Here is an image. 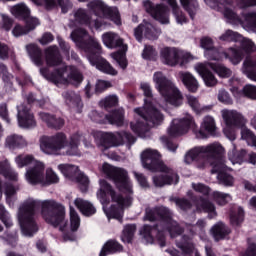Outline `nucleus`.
<instances>
[{
	"label": "nucleus",
	"mask_w": 256,
	"mask_h": 256,
	"mask_svg": "<svg viewBox=\"0 0 256 256\" xmlns=\"http://www.w3.org/2000/svg\"><path fill=\"white\" fill-rule=\"evenodd\" d=\"M2 21L0 23V27L4 29V31H11V27H13V19L5 14H1Z\"/></svg>",
	"instance_id": "obj_64"
},
{
	"label": "nucleus",
	"mask_w": 256,
	"mask_h": 256,
	"mask_svg": "<svg viewBox=\"0 0 256 256\" xmlns=\"http://www.w3.org/2000/svg\"><path fill=\"white\" fill-rule=\"evenodd\" d=\"M15 163L19 169L31 165V168L26 171V181L30 185H35L36 183H43V169H45V164L35 159L33 155L20 154L16 156Z\"/></svg>",
	"instance_id": "obj_12"
},
{
	"label": "nucleus",
	"mask_w": 256,
	"mask_h": 256,
	"mask_svg": "<svg viewBox=\"0 0 256 256\" xmlns=\"http://www.w3.org/2000/svg\"><path fill=\"white\" fill-rule=\"evenodd\" d=\"M26 49L33 63H35L37 67H41V65H43V54H41V49L35 44H29L26 46Z\"/></svg>",
	"instance_id": "obj_38"
},
{
	"label": "nucleus",
	"mask_w": 256,
	"mask_h": 256,
	"mask_svg": "<svg viewBox=\"0 0 256 256\" xmlns=\"http://www.w3.org/2000/svg\"><path fill=\"white\" fill-rule=\"evenodd\" d=\"M63 97L65 103L75 109L78 113H81V109H83V102L81 101V96L75 92H64Z\"/></svg>",
	"instance_id": "obj_29"
},
{
	"label": "nucleus",
	"mask_w": 256,
	"mask_h": 256,
	"mask_svg": "<svg viewBox=\"0 0 256 256\" xmlns=\"http://www.w3.org/2000/svg\"><path fill=\"white\" fill-rule=\"evenodd\" d=\"M81 141H83L87 149L91 147V140H89V138L83 136V134L75 133L72 136H70L69 146L66 150V155H69V156L81 155V152L79 151V143H81Z\"/></svg>",
	"instance_id": "obj_23"
},
{
	"label": "nucleus",
	"mask_w": 256,
	"mask_h": 256,
	"mask_svg": "<svg viewBox=\"0 0 256 256\" xmlns=\"http://www.w3.org/2000/svg\"><path fill=\"white\" fill-rule=\"evenodd\" d=\"M160 58L168 67H183L195 59L191 53L176 47H164L160 51Z\"/></svg>",
	"instance_id": "obj_14"
},
{
	"label": "nucleus",
	"mask_w": 256,
	"mask_h": 256,
	"mask_svg": "<svg viewBox=\"0 0 256 256\" xmlns=\"http://www.w3.org/2000/svg\"><path fill=\"white\" fill-rule=\"evenodd\" d=\"M74 205L79 209L82 215H85V217H91V215H95V213H97V209H95L93 204L87 200L77 198L74 201Z\"/></svg>",
	"instance_id": "obj_31"
},
{
	"label": "nucleus",
	"mask_w": 256,
	"mask_h": 256,
	"mask_svg": "<svg viewBox=\"0 0 256 256\" xmlns=\"http://www.w3.org/2000/svg\"><path fill=\"white\" fill-rule=\"evenodd\" d=\"M210 63H198L194 66L195 71L202 77L206 87H215L219 81L213 72L209 71Z\"/></svg>",
	"instance_id": "obj_24"
},
{
	"label": "nucleus",
	"mask_w": 256,
	"mask_h": 256,
	"mask_svg": "<svg viewBox=\"0 0 256 256\" xmlns=\"http://www.w3.org/2000/svg\"><path fill=\"white\" fill-rule=\"evenodd\" d=\"M212 197L215 203H217V205H220L222 207L223 205H227V203L231 202L233 199L229 194L219 192V191H214L212 193Z\"/></svg>",
	"instance_id": "obj_52"
},
{
	"label": "nucleus",
	"mask_w": 256,
	"mask_h": 256,
	"mask_svg": "<svg viewBox=\"0 0 256 256\" xmlns=\"http://www.w3.org/2000/svg\"><path fill=\"white\" fill-rule=\"evenodd\" d=\"M46 65L56 68L52 73H49V68H41V75L58 87L60 85H80L83 81V75L77 68L63 63L59 49L56 46H51L46 50Z\"/></svg>",
	"instance_id": "obj_4"
},
{
	"label": "nucleus",
	"mask_w": 256,
	"mask_h": 256,
	"mask_svg": "<svg viewBox=\"0 0 256 256\" xmlns=\"http://www.w3.org/2000/svg\"><path fill=\"white\" fill-rule=\"evenodd\" d=\"M119 103V97L117 95H109L100 101V105L105 107V109H110V107H116Z\"/></svg>",
	"instance_id": "obj_56"
},
{
	"label": "nucleus",
	"mask_w": 256,
	"mask_h": 256,
	"mask_svg": "<svg viewBox=\"0 0 256 256\" xmlns=\"http://www.w3.org/2000/svg\"><path fill=\"white\" fill-rule=\"evenodd\" d=\"M146 37V39H150V41H155V39H159V35H161V30L154 27L153 24L149 22H143L134 30V36L137 41L141 42V39Z\"/></svg>",
	"instance_id": "obj_21"
},
{
	"label": "nucleus",
	"mask_w": 256,
	"mask_h": 256,
	"mask_svg": "<svg viewBox=\"0 0 256 256\" xmlns=\"http://www.w3.org/2000/svg\"><path fill=\"white\" fill-rule=\"evenodd\" d=\"M243 208L236 207L234 210L231 211L230 214V223L237 227L238 225H241L243 223V217H244Z\"/></svg>",
	"instance_id": "obj_50"
},
{
	"label": "nucleus",
	"mask_w": 256,
	"mask_h": 256,
	"mask_svg": "<svg viewBox=\"0 0 256 256\" xmlns=\"http://www.w3.org/2000/svg\"><path fill=\"white\" fill-rule=\"evenodd\" d=\"M0 173L9 181H17L19 179V174L12 169L11 164L7 160L0 162Z\"/></svg>",
	"instance_id": "obj_34"
},
{
	"label": "nucleus",
	"mask_w": 256,
	"mask_h": 256,
	"mask_svg": "<svg viewBox=\"0 0 256 256\" xmlns=\"http://www.w3.org/2000/svg\"><path fill=\"white\" fill-rule=\"evenodd\" d=\"M144 9H146L147 13H150L156 21H159L162 25H168L169 8L161 4L155 6L151 1H144Z\"/></svg>",
	"instance_id": "obj_20"
},
{
	"label": "nucleus",
	"mask_w": 256,
	"mask_h": 256,
	"mask_svg": "<svg viewBox=\"0 0 256 256\" xmlns=\"http://www.w3.org/2000/svg\"><path fill=\"white\" fill-rule=\"evenodd\" d=\"M221 115L226 125L223 130L224 135L230 141H235V129H241V127H245L247 119L241 114V112H238L237 110L224 109L221 111Z\"/></svg>",
	"instance_id": "obj_16"
},
{
	"label": "nucleus",
	"mask_w": 256,
	"mask_h": 256,
	"mask_svg": "<svg viewBox=\"0 0 256 256\" xmlns=\"http://www.w3.org/2000/svg\"><path fill=\"white\" fill-rule=\"evenodd\" d=\"M81 225V218L75 208L70 205V229L71 231H77Z\"/></svg>",
	"instance_id": "obj_53"
},
{
	"label": "nucleus",
	"mask_w": 256,
	"mask_h": 256,
	"mask_svg": "<svg viewBox=\"0 0 256 256\" xmlns=\"http://www.w3.org/2000/svg\"><path fill=\"white\" fill-rule=\"evenodd\" d=\"M36 5L45 7V9H55L57 5L61 8L62 13H67L71 9L69 0H37Z\"/></svg>",
	"instance_id": "obj_26"
},
{
	"label": "nucleus",
	"mask_w": 256,
	"mask_h": 256,
	"mask_svg": "<svg viewBox=\"0 0 256 256\" xmlns=\"http://www.w3.org/2000/svg\"><path fill=\"white\" fill-rule=\"evenodd\" d=\"M136 139L133 135L127 132H116V133H102L100 141L98 143L99 147L102 151L105 149H109L110 147H119V145H123L125 143H129V145H133Z\"/></svg>",
	"instance_id": "obj_17"
},
{
	"label": "nucleus",
	"mask_w": 256,
	"mask_h": 256,
	"mask_svg": "<svg viewBox=\"0 0 256 256\" xmlns=\"http://www.w3.org/2000/svg\"><path fill=\"white\" fill-rule=\"evenodd\" d=\"M0 219L8 229L9 227H13V220H11V215H9V212L3 205H0Z\"/></svg>",
	"instance_id": "obj_57"
},
{
	"label": "nucleus",
	"mask_w": 256,
	"mask_h": 256,
	"mask_svg": "<svg viewBox=\"0 0 256 256\" xmlns=\"http://www.w3.org/2000/svg\"><path fill=\"white\" fill-rule=\"evenodd\" d=\"M208 7L222 11L225 19L232 25H242L246 31H256V11L249 12L243 15V19L227 5L236 3L240 9H247V7H255L256 0H204Z\"/></svg>",
	"instance_id": "obj_8"
},
{
	"label": "nucleus",
	"mask_w": 256,
	"mask_h": 256,
	"mask_svg": "<svg viewBox=\"0 0 256 256\" xmlns=\"http://www.w3.org/2000/svg\"><path fill=\"white\" fill-rule=\"evenodd\" d=\"M39 145L41 152L46 155H67L69 141L65 133L59 132L53 136H41Z\"/></svg>",
	"instance_id": "obj_13"
},
{
	"label": "nucleus",
	"mask_w": 256,
	"mask_h": 256,
	"mask_svg": "<svg viewBox=\"0 0 256 256\" xmlns=\"http://www.w3.org/2000/svg\"><path fill=\"white\" fill-rule=\"evenodd\" d=\"M10 13L14 15V17H18L21 19H27L29 15H31V10L25 3H19L10 8Z\"/></svg>",
	"instance_id": "obj_40"
},
{
	"label": "nucleus",
	"mask_w": 256,
	"mask_h": 256,
	"mask_svg": "<svg viewBox=\"0 0 256 256\" xmlns=\"http://www.w3.org/2000/svg\"><path fill=\"white\" fill-rule=\"evenodd\" d=\"M121 249H123V247H121L119 243L109 240L102 247L99 256H107L109 253H117V251H121Z\"/></svg>",
	"instance_id": "obj_47"
},
{
	"label": "nucleus",
	"mask_w": 256,
	"mask_h": 256,
	"mask_svg": "<svg viewBox=\"0 0 256 256\" xmlns=\"http://www.w3.org/2000/svg\"><path fill=\"white\" fill-rule=\"evenodd\" d=\"M241 137L244 141H246L249 145H252L255 142L256 136L253 132L247 128H243L241 131Z\"/></svg>",
	"instance_id": "obj_62"
},
{
	"label": "nucleus",
	"mask_w": 256,
	"mask_h": 256,
	"mask_svg": "<svg viewBox=\"0 0 256 256\" xmlns=\"http://www.w3.org/2000/svg\"><path fill=\"white\" fill-rule=\"evenodd\" d=\"M179 78L191 93H196L197 89H199V81L191 72H179Z\"/></svg>",
	"instance_id": "obj_28"
},
{
	"label": "nucleus",
	"mask_w": 256,
	"mask_h": 256,
	"mask_svg": "<svg viewBox=\"0 0 256 256\" xmlns=\"http://www.w3.org/2000/svg\"><path fill=\"white\" fill-rule=\"evenodd\" d=\"M88 7L98 17H106V19L113 21L115 25H121V14L117 7H108L101 0H94L90 2Z\"/></svg>",
	"instance_id": "obj_18"
},
{
	"label": "nucleus",
	"mask_w": 256,
	"mask_h": 256,
	"mask_svg": "<svg viewBox=\"0 0 256 256\" xmlns=\"http://www.w3.org/2000/svg\"><path fill=\"white\" fill-rule=\"evenodd\" d=\"M211 233L215 241H220V239H225V236L229 235L231 230L223 222H219L212 227Z\"/></svg>",
	"instance_id": "obj_36"
},
{
	"label": "nucleus",
	"mask_w": 256,
	"mask_h": 256,
	"mask_svg": "<svg viewBox=\"0 0 256 256\" xmlns=\"http://www.w3.org/2000/svg\"><path fill=\"white\" fill-rule=\"evenodd\" d=\"M242 73H244V75L251 81H256V60L253 61L246 58L242 66Z\"/></svg>",
	"instance_id": "obj_35"
},
{
	"label": "nucleus",
	"mask_w": 256,
	"mask_h": 256,
	"mask_svg": "<svg viewBox=\"0 0 256 256\" xmlns=\"http://www.w3.org/2000/svg\"><path fill=\"white\" fill-rule=\"evenodd\" d=\"M140 88L146 97V99H144V107L134 109V113L138 116L136 121L130 123V127L136 135L145 137V134L149 131V127H155L163 123V114H161L151 102L153 101L151 84L143 82L140 84Z\"/></svg>",
	"instance_id": "obj_5"
},
{
	"label": "nucleus",
	"mask_w": 256,
	"mask_h": 256,
	"mask_svg": "<svg viewBox=\"0 0 256 256\" xmlns=\"http://www.w3.org/2000/svg\"><path fill=\"white\" fill-rule=\"evenodd\" d=\"M223 153H225V148L217 142L206 146H196L185 154L184 163H186V165H191V163L196 161L197 169H205V167L211 165V173H218L217 179L220 185L233 187V183H235L233 176L221 172L226 167L225 162L221 159Z\"/></svg>",
	"instance_id": "obj_3"
},
{
	"label": "nucleus",
	"mask_w": 256,
	"mask_h": 256,
	"mask_svg": "<svg viewBox=\"0 0 256 256\" xmlns=\"http://www.w3.org/2000/svg\"><path fill=\"white\" fill-rule=\"evenodd\" d=\"M196 209L198 211H205L206 213H209L211 219L217 215V212H215V205L205 199H200L196 202Z\"/></svg>",
	"instance_id": "obj_43"
},
{
	"label": "nucleus",
	"mask_w": 256,
	"mask_h": 256,
	"mask_svg": "<svg viewBox=\"0 0 256 256\" xmlns=\"http://www.w3.org/2000/svg\"><path fill=\"white\" fill-rule=\"evenodd\" d=\"M45 168L42 170V182H36L35 185H51L53 183H59V176L53 169L48 168L46 170V176L44 174Z\"/></svg>",
	"instance_id": "obj_42"
},
{
	"label": "nucleus",
	"mask_w": 256,
	"mask_h": 256,
	"mask_svg": "<svg viewBox=\"0 0 256 256\" xmlns=\"http://www.w3.org/2000/svg\"><path fill=\"white\" fill-rule=\"evenodd\" d=\"M79 25H86L90 29H100L102 24L99 19L91 18L87 10L79 8L73 13V19L70 23V27H77Z\"/></svg>",
	"instance_id": "obj_19"
},
{
	"label": "nucleus",
	"mask_w": 256,
	"mask_h": 256,
	"mask_svg": "<svg viewBox=\"0 0 256 256\" xmlns=\"http://www.w3.org/2000/svg\"><path fill=\"white\" fill-rule=\"evenodd\" d=\"M137 227L135 226V224H130L125 226L123 233H122V241L124 243H131V240L133 239V235H135V231H136Z\"/></svg>",
	"instance_id": "obj_54"
},
{
	"label": "nucleus",
	"mask_w": 256,
	"mask_h": 256,
	"mask_svg": "<svg viewBox=\"0 0 256 256\" xmlns=\"http://www.w3.org/2000/svg\"><path fill=\"white\" fill-rule=\"evenodd\" d=\"M217 99L220 103H223L224 105H233V98H231L229 92H227V90L223 88L218 91Z\"/></svg>",
	"instance_id": "obj_58"
},
{
	"label": "nucleus",
	"mask_w": 256,
	"mask_h": 256,
	"mask_svg": "<svg viewBox=\"0 0 256 256\" xmlns=\"http://www.w3.org/2000/svg\"><path fill=\"white\" fill-rule=\"evenodd\" d=\"M212 55H218L219 58L209 59L210 61H221L223 59H229L233 65H239L243 61V52L239 51L235 47H231L227 52H222L219 48H212Z\"/></svg>",
	"instance_id": "obj_22"
},
{
	"label": "nucleus",
	"mask_w": 256,
	"mask_h": 256,
	"mask_svg": "<svg viewBox=\"0 0 256 256\" xmlns=\"http://www.w3.org/2000/svg\"><path fill=\"white\" fill-rule=\"evenodd\" d=\"M245 155H247V151H237V147L233 145V148L228 152V159L232 165H241L245 159Z\"/></svg>",
	"instance_id": "obj_41"
},
{
	"label": "nucleus",
	"mask_w": 256,
	"mask_h": 256,
	"mask_svg": "<svg viewBox=\"0 0 256 256\" xmlns=\"http://www.w3.org/2000/svg\"><path fill=\"white\" fill-rule=\"evenodd\" d=\"M34 27H30V29H27L26 26L23 27L19 24H16L15 27L12 29V35L14 37H22V35H27L30 31H33Z\"/></svg>",
	"instance_id": "obj_61"
},
{
	"label": "nucleus",
	"mask_w": 256,
	"mask_h": 256,
	"mask_svg": "<svg viewBox=\"0 0 256 256\" xmlns=\"http://www.w3.org/2000/svg\"><path fill=\"white\" fill-rule=\"evenodd\" d=\"M3 189L6 196V201L10 207H13V199L17 190L11 184H4L0 181V199L3 197Z\"/></svg>",
	"instance_id": "obj_37"
},
{
	"label": "nucleus",
	"mask_w": 256,
	"mask_h": 256,
	"mask_svg": "<svg viewBox=\"0 0 256 256\" xmlns=\"http://www.w3.org/2000/svg\"><path fill=\"white\" fill-rule=\"evenodd\" d=\"M59 171L66 177V179H75L79 175V167L71 164H60L58 165Z\"/></svg>",
	"instance_id": "obj_39"
},
{
	"label": "nucleus",
	"mask_w": 256,
	"mask_h": 256,
	"mask_svg": "<svg viewBox=\"0 0 256 256\" xmlns=\"http://www.w3.org/2000/svg\"><path fill=\"white\" fill-rule=\"evenodd\" d=\"M210 69H213L218 76L222 77L223 79H227V77H231L232 71L231 69L227 68L223 64H213L210 63Z\"/></svg>",
	"instance_id": "obj_51"
},
{
	"label": "nucleus",
	"mask_w": 256,
	"mask_h": 256,
	"mask_svg": "<svg viewBox=\"0 0 256 256\" xmlns=\"http://www.w3.org/2000/svg\"><path fill=\"white\" fill-rule=\"evenodd\" d=\"M106 120L110 125H116L117 127H122L125 121V110L120 108L118 110L112 111L110 114L106 115Z\"/></svg>",
	"instance_id": "obj_33"
},
{
	"label": "nucleus",
	"mask_w": 256,
	"mask_h": 256,
	"mask_svg": "<svg viewBox=\"0 0 256 256\" xmlns=\"http://www.w3.org/2000/svg\"><path fill=\"white\" fill-rule=\"evenodd\" d=\"M201 47L204 49L206 59H219V55H213V40L211 38H202Z\"/></svg>",
	"instance_id": "obj_44"
},
{
	"label": "nucleus",
	"mask_w": 256,
	"mask_h": 256,
	"mask_svg": "<svg viewBox=\"0 0 256 256\" xmlns=\"http://www.w3.org/2000/svg\"><path fill=\"white\" fill-rule=\"evenodd\" d=\"M182 7L189 13L191 19L195 17L197 9H199V3L197 0H180Z\"/></svg>",
	"instance_id": "obj_49"
},
{
	"label": "nucleus",
	"mask_w": 256,
	"mask_h": 256,
	"mask_svg": "<svg viewBox=\"0 0 256 256\" xmlns=\"http://www.w3.org/2000/svg\"><path fill=\"white\" fill-rule=\"evenodd\" d=\"M102 43L108 49H117V47H120L121 51L112 53L111 57L118 63L121 69H127V58L125 57L127 45L123 42V39L115 32H106L102 35Z\"/></svg>",
	"instance_id": "obj_15"
},
{
	"label": "nucleus",
	"mask_w": 256,
	"mask_h": 256,
	"mask_svg": "<svg viewBox=\"0 0 256 256\" xmlns=\"http://www.w3.org/2000/svg\"><path fill=\"white\" fill-rule=\"evenodd\" d=\"M153 82L165 103L175 105V107L183 103V95H181L179 89L162 72L154 73Z\"/></svg>",
	"instance_id": "obj_11"
},
{
	"label": "nucleus",
	"mask_w": 256,
	"mask_h": 256,
	"mask_svg": "<svg viewBox=\"0 0 256 256\" xmlns=\"http://www.w3.org/2000/svg\"><path fill=\"white\" fill-rule=\"evenodd\" d=\"M41 205L42 217L53 227H59L60 231H65L67 222L65 221V208L54 200H35L28 198L20 206L17 219L21 227L22 235L25 237H33L36 231H39L37 222L35 221V209Z\"/></svg>",
	"instance_id": "obj_2"
},
{
	"label": "nucleus",
	"mask_w": 256,
	"mask_h": 256,
	"mask_svg": "<svg viewBox=\"0 0 256 256\" xmlns=\"http://www.w3.org/2000/svg\"><path fill=\"white\" fill-rule=\"evenodd\" d=\"M240 42H241L242 49H239V48H236V49L242 53L243 57H245V53H255L256 46L253 40L242 37Z\"/></svg>",
	"instance_id": "obj_48"
},
{
	"label": "nucleus",
	"mask_w": 256,
	"mask_h": 256,
	"mask_svg": "<svg viewBox=\"0 0 256 256\" xmlns=\"http://www.w3.org/2000/svg\"><path fill=\"white\" fill-rule=\"evenodd\" d=\"M155 57H157V50L151 45H146L142 51V58L146 59V61H151Z\"/></svg>",
	"instance_id": "obj_59"
},
{
	"label": "nucleus",
	"mask_w": 256,
	"mask_h": 256,
	"mask_svg": "<svg viewBox=\"0 0 256 256\" xmlns=\"http://www.w3.org/2000/svg\"><path fill=\"white\" fill-rule=\"evenodd\" d=\"M17 117L20 127H23L24 129H29V127H35V118L33 116V113H31L29 107L23 104L18 106Z\"/></svg>",
	"instance_id": "obj_25"
},
{
	"label": "nucleus",
	"mask_w": 256,
	"mask_h": 256,
	"mask_svg": "<svg viewBox=\"0 0 256 256\" xmlns=\"http://www.w3.org/2000/svg\"><path fill=\"white\" fill-rule=\"evenodd\" d=\"M103 173L112 179L116 187H118L121 193L128 195L125 196L116 193L113 186L107 183L105 180H100V188L97 191V199L103 205V211L108 219H117L121 221L123 219V211L126 207H131L133 203V184L127 177V171L122 168L113 167L107 163L102 166Z\"/></svg>",
	"instance_id": "obj_1"
},
{
	"label": "nucleus",
	"mask_w": 256,
	"mask_h": 256,
	"mask_svg": "<svg viewBox=\"0 0 256 256\" xmlns=\"http://www.w3.org/2000/svg\"><path fill=\"white\" fill-rule=\"evenodd\" d=\"M187 103L195 113H203V111H209L211 110V106H201V103H199V99L192 95L186 96Z\"/></svg>",
	"instance_id": "obj_45"
},
{
	"label": "nucleus",
	"mask_w": 256,
	"mask_h": 256,
	"mask_svg": "<svg viewBox=\"0 0 256 256\" xmlns=\"http://www.w3.org/2000/svg\"><path fill=\"white\" fill-rule=\"evenodd\" d=\"M6 147L9 149H23V147H27V140L18 134H10L6 137L5 141Z\"/></svg>",
	"instance_id": "obj_30"
},
{
	"label": "nucleus",
	"mask_w": 256,
	"mask_h": 256,
	"mask_svg": "<svg viewBox=\"0 0 256 256\" xmlns=\"http://www.w3.org/2000/svg\"><path fill=\"white\" fill-rule=\"evenodd\" d=\"M39 117L50 129H61L65 125V120L47 112H40Z\"/></svg>",
	"instance_id": "obj_27"
},
{
	"label": "nucleus",
	"mask_w": 256,
	"mask_h": 256,
	"mask_svg": "<svg viewBox=\"0 0 256 256\" xmlns=\"http://www.w3.org/2000/svg\"><path fill=\"white\" fill-rule=\"evenodd\" d=\"M173 213L166 207H159V208H147L146 215L144 219L146 221H155L156 219H161L162 222L157 227H151L149 225H144L142 230V235L148 243H153V238L157 237V239L161 240L160 245L165 247V242L163 238H161V232L164 231L163 227L167 228L170 237H177V235H181L183 233V229L179 227V225L173 220L172 217Z\"/></svg>",
	"instance_id": "obj_6"
},
{
	"label": "nucleus",
	"mask_w": 256,
	"mask_h": 256,
	"mask_svg": "<svg viewBox=\"0 0 256 256\" xmlns=\"http://www.w3.org/2000/svg\"><path fill=\"white\" fill-rule=\"evenodd\" d=\"M244 97H248V99H253L256 101V86L251 84L245 85Z\"/></svg>",
	"instance_id": "obj_63"
},
{
	"label": "nucleus",
	"mask_w": 256,
	"mask_h": 256,
	"mask_svg": "<svg viewBox=\"0 0 256 256\" xmlns=\"http://www.w3.org/2000/svg\"><path fill=\"white\" fill-rule=\"evenodd\" d=\"M71 39L76 43L77 47L86 52L87 59L92 67H96L98 71L107 73V75H117V70L111 66L107 60L101 55V44L97 39L91 37L83 28H77L71 33Z\"/></svg>",
	"instance_id": "obj_7"
},
{
	"label": "nucleus",
	"mask_w": 256,
	"mask_h": 256,
	"mask_svg": "<svg viewBox=\"0 0 256 256\" xmlns=\"http://www.w3.org/2000/svg\"><path fill=\"white\" fill-rule=\"evenodd\" d=\"M195 127L196 124L193 116L186 113L184 117L174 119L167 131L170 137H179V135H185L187 131L193 129L197 139H207V137H209V135H213V133H215V129H217L215 119L211 116L204 117L200 130H195Z\"/></svg>",
	"instance_id": "obj_10"
},
{
	"label": "nucleus",
	"mask_w": 256,
	"mask_h": 256,
	"mask_svg": "<svg viewBox=\"0 0 256 256\" xmlns=\"http://www.w3.org/2000/svg\"><path fill=\"white\" fill-rule=\"evenodd\" d=\"M74 205L79 209L82 215H85V217H91V215H95V213H97V209H95L93 204L87 200L77 198L74 201Z\"/></svg>",
	"instance_id": "obj_32"
},
{
	"label": "nucleus",
	"mask_w": 256,
	"mask_h": 256,
	"mask_svg": "<svg viewBox=\"0 0 256 256\" xmlns=\"http://www.w3.org/2000/svg\"><path fill=\"white\" fill-rule=\"evenodd\" d=\"M142 165L148 171L160 172L161 175L152 177L153 185L156 187H165V185H177L179 183V175L173 168L161 161L159 151L148 148L141 154Z\"/></svg>",
	"instance_id": "obj_9"
},
{
	"label": "nucleus",
	"mask_w": 256,
	"mask_h": 256,
	"mask_svg": "<svg viewBox=\"0 0 256 256\" xmlns=\"http://www.w3.org/2000/svg\"><path fill=\"white\" fill-rule=\"evenodd\" d=\"M0 75L2 76V79L4 83L6 84V87H12L13 85V76L7 72V67L5 65L0 64Z\"/></svg>",
	"instance_id": "obj_60"
},
{
	"label": "nucleus",
	"mask_w": 256,
	"mask_h": 256,
	"mask_svg": "<svg viewBox=\"0 0 256 256\" xmlns=\"http://www.w3.org/2000/svg\"><path fill=\"white\" fill-rule=\"evenodd\" d=\"M163 1H167L170 7H172V11L176 19V23H178V25H183L184 23H187V18L185 17L183 12L179 10V6L177 5L176 0H163Z\"/></svg>",
	"instance_id": "obj_46"
},
{
	"label": "nucleus",
	"mask_w": 256,
	"mask_h": 256,
	"mask_svg": "<svg viewBox=\"0 0 256 256\" xmlns=\"http://www.w3.org/2000/svg\"><path fill=\"white\" fill-rule=\"evenodd\" d=\"M220 41H241L242 36L232 30H226L220 37Z\"/></svg>",
	"instance_id": "obj_55"
}]
</instances>
